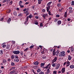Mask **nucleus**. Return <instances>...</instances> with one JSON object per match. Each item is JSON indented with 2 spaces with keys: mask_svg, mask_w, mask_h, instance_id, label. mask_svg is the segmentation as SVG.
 <instances>
[{
  "mask_svg": "<svg viewBox=\"0 0 74 74\" xmlns=\"http://www.w3.org/2000/svg\"><path fill=\"white\" fill-rule=\"evenodd\" d=\"M27 20H26V21L24 23V24H25V25H26V24H27Z\"/></svg>",
  "mask_w": 74,
  "mask_h": 74,
  "instance_id": "obj_50",
  "label": "nucleus"
},
{
  "mask_svg": "<svg viewBox=\"0 0 74 74\" xmlns=\"http://www.w3.org/2000/svg\"><path fill=\"white\" fill-rule=\"evenodd\" d=\"M61 71H62V73H64V72H65V68H62L61 70Z\"/></svg>",
  "mask_w": 74,
  "mask_h": 74,
  "instance_id": "obj_10",
  "label": "nucleus"
},
{
  "mask_svg": "<svg viewBox=\"0 0 74 74\" xmlns=\"http://www.w3.org/2000/svg\"><path fill=\"white\" fill-rule=\"evenodd\" d=\"M68 59L69 60H71V57L70 55L68 56Z\"/></svg>",
  "mask_w": 74,
  "mask_h": 74,
  "instance_id": "obj_18",
  "label": "nucleus"
},
{
  "mask_svg": "<svg viewBox=\"0 0 74 74\" xmlns=\"http://www.w3.org/2000/svg\"><path fill=\"white\" fill-rule=\"evenodd\" d=\"M5 2H6V0H4L3 2L2 3H4Z\"/></svg>",
  "mask_w": 74,
  "mask_h": 74,
  "instance_id": "obj_61",
  "label": "nucleus"
},
{
  "mask_svg": "<svg viewBox=\"0 0 74 74\" xmlns=\"http://www.w3.org/2000/svg\"><path fill=\"white\" fill-rule=\"evenodd\" d=\"M14 61L15 62H18L19 61V60L18 59H17V60L16 59H14Z\"/></svg>",
  "mask_w": 74,
  "mask_h": 74,
  "instance_id": "obj_14",
  "label": "nucleus"
},
{
  "mask_svg": "<svg viewBox=\"0 0 74 74\" xmlns=\"http://www.w3.org/2000/svg\"><path fill=\"white\" fill-rule=\"evenodd\" d=\"M42 11L43 12H45V9H42Z\"/></svg>",
  "mask_w": 74,
  "mask_h": 74,
  "instance_id": "obj_53",
  "label": "nucleus"
},
{
  "mask_svg": "<svg viewBox=\"0 0 74 74\" xmlns=\"http://www.w3.org/2000/svg\"><path fill=\"white\" fill-rule=\"evenodd\" d=\"M3 51L2 50L0 51V55H3Z\"/></svg>",
  "mask_w": 74,
  "mask_h": 74,
  "instance_id": "obj_23",
  "label": "nucleus"
},
{
  "mask_svg": "<svg viewBox=\"0 0 74 74\" xmlns=\"http://www.w3.org/2000/svg\"><path fill=\"white\" fill-rule=\"evenodd\" d=\"M29 49L28 48H27L26 49H25L24 50V51H27V50H28Z\"/></svg>",
  "mask_w": 74,
  "mask_h": 74,
  "instance_id": "obj_51",
  "label": "nucleus"
},
{
  "mask_svg": "<svg viewBox=\"0 0 74 74\" xmlns=\"http://www.w3.org/2000/svg\"><path fill=\"white\" fill-rule=\"evenodd\" d=\"M34 64L35 65H38V62H36L34 63Z\"/></svg>",
  "mask_w": 74,
  "mask_h": 74,
  "instance_id": "obj_15",
  "label": "nucleus"
},
{
  "mask_svg": "<svg viewBox=\"0 0 74 74\" xmlns=\"http://www.w3.org/2000/svg\"><path fill=\"white\" fill-rule=\"evenodd\" d=\"M69 8L70 10H72V9H73V8L71 7H70Z\"/></svg>",
  "mask_w": 74,
  "mask_h": 74,
  "instance_id": "obj_63",
  "label": "nucleus"
},
{
  "mask_svg": "<svg viewBox=\"0 0 74 74\" xmlns=\"http://www.w3.org/2000/svg\"><path fill=\"white\" fill-rule=\"evenodd\" d=\"M29 18H32V15H29Z\"/></svg>",
  "mask_w": 74,
  "mask_h": 74,
  "instance_id": "obj_58",
  "label": "nucleus"
},
{
  "mask_svg": "<svg viewBox=\"0 0 74 74\" xmlns=\"http://www.w3.org/2000/svg\"><path fill=\"white\" fill-rule=\"evenodd\" d=\"M16 71V69L13 70L12 71L10 72V74H13V73H14V72H15V71Z\"/></svg>",
  "mask_w": 74,
  "mask_h": 74,
  "instance_id": "obj_6",
  "label": "nucleus"
},
{
  "mask_svg": "<svg viewBox=\"0 0 74 74\" xmlns=\"http://www.w3.org/2000/svg\"><path fill=\"white\" fill-rule=\"evenodd\" d=\"M56 60H57V57H55L53 60H52L53 63L54 62H56Z\"/></svg>",
  "mask_w": 74,
  "mask_h": 74,
  "instance_id": "obj_5",
  "label": "nucleus"
},
{
  "mask_svg": "<svg viewBox=\"0 0 74 74\" xmlns=\"http://www.w3.org/2000/svg\"><path fill=\"white\" fill-rule=\"evenodd\" d=\"M57 6L59 7H61V5H60V4H58Z\"/></svg>",
  "mask_w": 74,
  "mask_h": 74,
  "instance_id": "obj_48",
  "label": "nucleus"
},
{
  "mask_svg": "<svg viewBox=\"0 0 74 74\" xmlns=\"http://www.w3.org/2000/svg\"><path fill=\"white\" fill-rule=\"evenodd\" d=\"M50 64H49L46 67V68L47 69H48V67H50Z\"/></svg>",
  "mask_w": 74,
  "mask_h": 74,
  "instance_id": "obj_30",
  "label": "nucleus"
},
{
  "mask_svg": "<svg viewBox=\"0 0 74 74\" xmlns=\"http://www.w3.org/2000/svg\"><path fill=\"white\" fill-rule=\"evenodd\" d=\"M50 71H49V69H48L47 70V71L46 72V74H48L50 73Z\"/></svg>",
  "mask_w": 74,
  "mask_h": 74,
  "instance_id": "obj_11",
  "label": "nucleus"
},
{
  "mask_svg": "<svg viewBox=\"0 0 74 74\" xmlns=\"http://www.w3.org/2000/svg\"><path fill=\"white\" fill-rule=\"evenodd\" d=\"M62 22L60 20H58L57 22V23L58 25H60V24H61Z\"/></svg>",
  "mask_w": 74,
  "mask_h": 74,
  "instance_id": "obj_13",
  "label": "nucleus"
},
{
  "mask_svg": "<svg viewBox=\"0 0 74 74\" xmlns=\"http://www.w3.org/2000/svg\"><path fill=\"white\" fill-rule=\"evenodd\" d=\"M11 64L12 65V66H14V65H15V63H14V62H12Z\"/></svg>",
  "mask_w": 74,
  "mask_h": 74,
  "instance_id": "obj_41",
  "label": "nucleus"
},
{
  "mask_svg": "<svg viewBox=\"0 0 74 74\" xmlns=\"http://www.w3.org/2000/svg\"><path fill=\"white\" fill-rule=\"evenodd\" d=\"M29 15V13H27L26 14V16H27V15Z\"/></svg>",
  "mask_w": 74,
  "mask_h": 74,
  "instance_id": "obj_62",
  "label": "nucleus"
},
{
  "mask_svg": "<svg viewBox=\"0 0 74 74\" xmlns=\"http://www.w3.org/2000/svg\"><path fill=\"white\" fill-rule=\"evenodd\" d=\"M12 1H11L10 3H9V5H12Z\"/></svg>",
  "mask_w": 74,
  "mask_h": 74,
  "instance_id": "obj_38",
  "label": "nucleus"
},
{
  "mask_svg": "<svg viewBox=\"0 0 74 74\" xmlns=\"http://www.w3.org/2000/svg\"><path fill=\"white\" fill-rule=\"evenodd\" d=\"M41 71V69H38L37 70V71L38 73H39Z\"/></svg>",
  "mask_w": 74,
  "mask_h": 74,
  "instance_id": "obj_27",
  "label": "nucleus"
},
{
  "mask_svg": "<svg viewBox=\"0 0 74 74\" xmlns=\"http://www.w3.org/2000/svg\"><path fill=\"white\" fill-rule=\"evenodd\" d=\"M53 49H52L50 50V52H52L53 51Z\"/></svg>",
  "mask_w": 74,
  "mask_h": 74,
  "instance_id": "obj_59",
  "label": "nucleus"
},
{
  "mask_svg": "<svg viewBox=\"0 0 74 74\" xmlns=\"http://www.w3.org/2000/svg\"><path fill=\"white\" fill-rule=\"evenodd\" d=\"M56 16L57 17V18H59V16H60V15L59 14H57L56 15Z\"/></svg>",
  "mask_w": 74,
  "mask_h": 74,
  "instance_id": "obj_39",
  "label": "nucleus"
},
{
  "mask_svg": "<svg viewBox=\"0 0 74 74\" xmlns=\"http://www.w3.org/2000/svg\"><path fill=\"white\" fill-rule=\"evenodd\" d=\"M12 52L14 54H15V55H19L20 53V51H13Z\"/></svg>",
  "mask_w": 74,
  "mask_h": 74,
  "instance_id": "obj_2",
  "label": "nucleus"
},
{
  "mask_svg": "<svg viewBox=\"0 0 74 74\" xmlns=\"http://www.w3.org/2000/svg\"><path fill=\"white\" fill-rule=\"evenodd\" d=\"M28 12V11L26 10L25 12H24V14H26V13H27Z\"/></svg>",
  "mask_w": 74,
  "mask_h": 74,
  "instance_id": "obj_56",
  "label": "nucleus"
},
{
  "mask_svg": "<svg viewBox=\"0 0 74 74\" xmlns=\"http://www.w3.org/2000/svg\"><path fill=\"white\" fill-rule=\"evenodd\" d=\"M71 5H74V1H72L71 2Z\"/></svg>",
  "mask_w": 74,
  "mask_h": 74,
  "instance_id": "obj_24",
  "label": "nucleus"
},
{
  "mask_svg": "<svg viewBox=\"0 0 74 74\" xmlns=\"http://www.w3.org/2000/svg\"><path fill=\"white\" fill-rule=\"evenodd\" d=\"M19 5H22L23 2L22 1H20L19 2Z\"/></svg>",
  "mask_w": 74,
  "mask_h": 74,
  "instance_id": "obj_21",
  "label": "nucleus"
},
{
  "mask_svg": "<svg viewBox=\"0 0 74 74\" xmlns=\"http://www.w3.org/2000/svg\"><path fill=\"white\" fill-rule=\"evenodd\" d=\"M53 56H55L56 55V52H55L54 51H53Z\"/></svg>",
  "mask_w": 74,
  "mask_h": 74,
  "instance_id": "obj_29",
  "label": "nucleus"
},
{
  "mask_svg": "<svg viewBox=\"0 0 74 74\" xmlns=\"http://www.w3.org/2000/svg\"><path fill=\"white\" fill-rule=\"evenodd\" d=\"M14 57L15 58H16V59H18V56L16 55V56H14Z\"/></svg>",
  "mask_w": 74,
  "mask_h": 74,
  "instance_id": "obj_42",
  "label": "nucleus"
},
{
  "mask_svg": "<svg viewBox=\"0 0 74 74\" xmlns=\"http://www.w3.org/2000/svg\"><path fill=\"white\" fill-rule=\"evenodd\" d=\"M58 18H56V19L55 20H54V22H57V21H58Z\"/></svg>",
  "mask_w": 74,
  "mask_h": 74,
  "instance_id": "obj_45",
  "label": "nucleus"
},
{
  "mask_svg": "<svg viewBox=\"0 0 74 74\" xmlns=\"http://www.w3.org/2000/svg\"><path fill=\"white\" fill-rule=\"evenodd\" d=\"M6 48L8 50H10V45H8L6 46Z\"/></svg>",
  "mask_w": 74,
  "mask_h": 74,
  "instance_id": "obj_8",
  "label": "nucleus"
},
{
  "mask_svg": "<svg viewBox=\"0 0 74 74\" xmlns=\"http://www.w3.org/2000/svg\"><path fill=\"white\" fill-rule=\"evenodd\" d=\"M43 18L44 19H46L47 16H48V13L43 14L42 15Z\"/></svg>",
  "mask_w": 74,
  "mask_h": 74,
  "instance_id": "obj_3",
  "label": "nucleus"
},
{
  "mask_svg": "<svg viewBox=\"0 0 74 74\" xmlns=\"http://www.w3.org/2000/svg\"><path fill=\"white\" fill-rule=\"evenodd\" d=\"M65 52L64 51L60 52V56H63V57H64V56H65Z\"/></svg>",
  "mask_w": 74,
  "mask_h": 74,
  "instance_id": "obj_1",
  "label": "nucleus"
},
{
  "mask_svg": "<svg viewBox=\"0 0 74 74\" xmlns=\"http://www.w3.org/2000/svg\"><path fill=\"white\" fill-rule=\"evenodd\" d=\"M21 55H23V52L21 51Z\"/></svg>",
  "mask_w": 74,
  "mask_h": 74,
  "instance_id": "obj_43",
  "label": "nucleus"
},
{
  "mask_svg": "<svg viewBox=\"0 0 74 74\" xmlns=\"http://www.w3.org/2000/svg\"><path fill=\"white\" fill-rule=\"evenodd\" d=\"M29 3H28V2H27L25 3V5H27V4H29Z\"/></svg>",
  "mask_w": 74,
  "mask_h": 74,
  "instance_id": "obj_64",
  "label": "nucleus"
},
{
  "mask_svg": "<svg viewBox=\"0 0 74 74\" xmlns=\"http://www.w3.org/2000/svg\"><path fill=\"white\" fill-rule=\"evenodd\" d=\"M3 63H6L7 62V61H6V60L5 59L3 60Z\"/></svg>",
  "mask_w": 74,
  "mask_h": 74,
  "instance_id": "obj_25",
  "label": "nucleus"
},
{
  "mask_svg": "<svg viewBox=\"0 0 74 74\" xmlns=\"http://www.w3.org/2000/svg\"><path fill=\"white\" fill-rule=\"evenodd\" d=\"M62 10H63V8H62L61 9H60L59 11H60H60H62Z\"/></svg>",
  "mask_w": 74,
  "mask_h": 74,
  "instance_id": "obj_35",
  "label": "nucleus"
},
{
  "mask_svg": "<svg viewBox=\"0 0 74 74\" xmlns=\"http://www.w3.org/2000/svg\"><path fill=\"white\" fill-rule=\"evenodd\" d=\"M66 64H70V62H69V61H68L66 62H65L64 63V65Z\"/></svg>",
  "mask_w": 74,
  "mask_h": 74,
  "instance_id": "obj_7",
  "label": "nucleus"
},
{
  "mask_svg": "<svg viewBox=\"0 0 74 74\" xmlns=\"http://www.w3.org/2000/svg\"><path fill=\"white\" fill-rule=\"evenodd\" d=\"M44 73L43 72L41 71L39 73V74H44Z\"/></svg>",
  "mask_w": 74,
  "mask_h": 74,
  "instance_id": "obj_36",
  "label": "nucleus"
},
{
  "mask_svg": "<svg viewBox=\"0 0 74 74\" xmlns=\"http://www.w3.org/2000/svg\"><path fill=\"white\" fill-rule=\"evenodd\" d=\"M56 73H57V72H56V71H54L53 72V74H56Z\"/></svg>",
  "mask_w": 74,
  "mask_h": 74,
  "instance_id": "obj_55",
  "label": "nucleus"
},
{
  "mask_svg": "<svg viewBox=\"0 0 74 74\" xmlns=\"http://www.w3.org/2000/svg\"><path fill=\"white\" fill-rule=\"evenodd\" d=\"M5 47H6V45H3V46H2V47L3 48H5Z\"/></svg>",
  "mask_w": 74,
  "mask_h": 74,
  "instance_id": "obj_54",
  "label": "nucleus"
},
{
  "mask_svg": "<svg viewBox=\"0 0 74 74\" xmlns=\"http://www.w3.org/2000/svg\"><path fill=\"white\" fill-rule=\"evenodd\" d=\"M48 12V14L49 15H52V14H51V12H50V11H49Z\"/></svg>",
  "mask_w": 74,
  "mask_h": 74,
  "instance_id": "obj_26",
  "label": "nucleus"
},
{
  "mask_svg": "<svg viewBox=\"0 0 74 74\" xmlns=\"http://www.w3.org/2000/svg\"><path fill=\"white\" fill-rule=\"evenodd\" d=\"M12 70H14V69H15V67H12Z\"/></svg>",
  "mask_w": 74,
  "mask_h": 74,
  "instance_id": "obj_57",
  "label": "nucleus"
},
{
  "mask_svg": "<svg viewBox=\"0 0 74 74\" xmlns=\"http://www.w3.org/2000/svg\"><path fill=\"white\" fill-rule=\"evenodd\" d=\"M67 13L66 12L64 14V16L65 17V18H66L67 17Z\"/></svg>",
  "mask_w": 74,
  "mask_h": 74,
  "instance_id": "obj_22",
  "label": "nucleus"
},
{
  "mask_svg": "<svg viewBox=\"0 0 74 74\" xmlns=\"http://www.w3.org/2000/svg\"><path fill=\"white\" fill-rule=\"evenodd\" d=\"M18 16H22V14L21 13H20L18 14Z\"/></svg>",
  "mask_w": 74,
  "mask_h": 74,
  "instance_id": "obj_44",
  "label": "nucleus"
},
{
  "mask_svg": "<svg viewBox=\"0 0 74 74\" xmlns=\"http://www.w3.org/2000/svg\"><path fill=\"white\" fill-rule=\"evenodd\" d=\"M7 13H10V12H11V10H7Z\"/></svg>",
  "mask_w": 74,
  "mask_h": 74,
  "instance_id": "obj_32",
  "label": "nucleus"
},
{
  "mask_svg": "<svg viewBox=\"0 0 74 74\" xmlns=\"http://www.w3.org/2000/svg\"><path fill=\"white\" fill-rule=\"evenodd\" d=\"M59 52L58 51H56V55L57 56H58V55H59Z\"/></svg>",
  "mask_w": 74,
  "mask_h": 74,
  "instance_id": "obj_28",
  "label": "nucleus"
},
{
  "mask_svg": "<svg viewBox=\"0 0 74 74\" xmlns=\"http://www.w3.org/2000/svg\"><path fill=\"white\" fill-rule=\"evenodd\" d=\"M70 68L71 69H74V65H71L70 66Z\"/></svg>",
  "mask_w": 74,
  "mask_h": 74,
  "instance_id": "obj_20",
  "label": "nucleus"
},
{
  "mask_svg": "<svg viewBox=\"0 0 74 74\" xmlns=\"http://www.w3.org/2000/svg\"><path fill=\"white\" fill-rule=\"evenodd\" d=\"M40 26L42 27V23H40Z\"/></svg>",
  "mask_w": 74,
  "mask_h": 74,
  "instance_id": "obj_47",
  "label": "nucleus"
},
{
  "mask_svg": "<svg viewBox=\"0 0 74 74\" xmlns=\"http://www.w3.org/2000/svg\"><path fill=\"white\" fill-rule=\"evenodd\" d=\"M6 3H8L10 1V0H6Z\"/></svg>",
  "mask_w": 74,
  "mask_h": 74,
  "instance_id": "obj_52",
  "label": "nucleus"
},
{
  "mask_svg": "<svg viewBox=\"0 0 74 74\" xmlns=\"http://www.w3.org/2000/svg\"><path fill=\"white\" fill-rule=\"evenodd\" d=\"M67 52H68V53H70V51L69 50H68L67 51Z\"/></svg>",
  "mask_w": 74,
  "mask_h": 74,
  "instance_id": "obj_60",
  "label": "nucleus"
},
{
  "mask_svg": "<svg viewBox=\"0 0 74 74\" xmlns=\"http://www.w3.org/2000/svg\"><path fill=\"white\" fill-rule=\"evenodd\" d=\"M14 58H15L14 56V55L12 56H11L12 59H14Z\"/></svg>",
  "mask_w": 74,
  "mask_h": 74,
  "instance_id": "obj_46",
  "label": "nucleus"
},
{
  "mask_svg": "<svg viewBox=\"0 0 74 74\" xmlns=\"http://www.w3.org/2000/svg\"><path fill=\"white\" fill-rule=\"evenodd\" d=\"M13 14L14 15H16V12H14L13 13Z\"/></svg>",
  "mask_w": 74,
  "mask_h": 74,
  "instance_id": "obj_40",
  "label": "nucleus"
},
{
  "mask_svg": "<svg viewBox=\"0 0 74 74\" xmlns=\"http://www.w3.org/2000/svg\"><path fill=\"white\" fill-rule=\"evenodd\" d=\"M44 65H45V63H42L40 64V66H44Z\"/></svg>",
  "mask_w": 74,
  "mask_h": 74,
  "instance_id": "obj_31",
  "label": "nucleus"
},
{
  "mask_svg": "<svg viewBox=\"0 0 74 74\" xmlns=\"http://www.w3.org/2000/svg\"><path fill=\"white\" fill-rule=\"evenodd\" d=\"M52 66L53 67H55V66H56V64L55 63H54L52 65Z\"/></svg>",
  "mask_w": 74,
  "mask_h": 74,
  "instance_id": "obj_33",
  "label": "nucleus"
},
{
  "mask_svg": "<svg viewBox=\"0 0 74 74\" xmlns=\"http://www.w3.org/2000/svg\"><path fill=\"white\" fill-rule=\"evenodd\" d=\"M11 18H8V20L7 23L9 24H10V22L11 21Z\"/></svg>",
  "mask_w": 74,
  "mask_h": 74,
  "instance_id": "obj_17",
  "label": "nucleus"
},
{
  "mask_svg": "<svg viewBox=\"0 0 74 74\" xmlns=\"http://www.w3.org/2000/svg\"><path fill=\"white\" fill-rule=\"evenodd\" d=\"M20 6L21 8H23V7H24V6L23 5H20Z\"/></svg>",
  "mask_w": 74,
  "mask_h": 74,
  "instance_id": "obj_49",
  "label": "nucleus"
},
{
  "mask_svg": "<svg viewBox=\"0 0 74 74\" xmlns=\"http://www.w3.org/2000/svg\"><path fill=\"white\" fill-rule=\"evenodd\" d=\"M52 3V2L50 1L47 4V6H50V5H51V4Z\"/></svg>",
  "mask_w": 74,
  "mask_h": 74,
  "instance_id": "obj_12",
  "label": "nucleus"
},
{
  "mask_svg": "<svg viewBox=\"0 0 74 74\" xmlns=\"http://www.w3.org/2000/svg\"><path fill=\"white\" fill-rule=\"evenodd\" d=\"M38 3L39 4H41V1H39V0H38Z\"/></svg>",
  "mask_w": 74,
  "mask_h": 74,
  "instance_id": "obj_37",
  "label": "nucleus"
},
{
  "mask_svg": "<svg viewBox=\"0 0 74 74\" xmlns=\"http://www.w3.org/2000/svg\"><path fill=\"white\" fill-rule=\"evenodd\" d=\"M70 50L71 51V52H74V48L73 47H71L70 49Z\"/></svg>",
  "mask_w": 74,
  "mask_h": 74,
  "instance_id": "obj_16",
  "label": "nucleus"
},
{
  "mask_svg": "<svg viewBox=\"0 0 74 74\" xmlns=\"http://www.w3.org/2000/svg\"><path fill=\"white\" fill-rule=\"evenodd\" d=\"M47 7H46L47 8V12H48L49 11V10L50 9V6H47Z\"/></svg>",
  "mask_w": 74,
  "mask_h": 74,
  "instance_id": "obj_9",
  "label": "nucleus"
},
{
  "mask_svg": "<svg viewBox=\"0 0 74 74\" xmlns=\"http://www.w3.org/2000/svg\"><path fill=\"white\" fill-rule=\"evenodd\" d=\"M60 64H58L56 66V70H58V69L59 67H60Z\"/></svg>",
  "mask_w": 74,
  "mask_h": 74,
  "instance_id": "obj_4",
  "label": "nucleus"
},
{
  "mask_svg": "<svg viewBox=\"0 0 74 74\" xmlns=\"http://www.w3.org/2000/svg\"><path fill=\"white\" fill-rule=\"evenodd\" d=\"M34 48V45H32L29 47L30 49H32V48Z\"/></svg>",
  "mask_w": 74,
  "mask_h": 74,
  "instance_id": "obj_34",
  "label": "nucleus"
},
{
  "mask_svg": "<svg viewBox=\"0 0 74 74\" xmlns=\"http://www.w3.org/2000/svg\"><path fill=\"white\" fill-rule=\"evenodd\" d=\"M34 24H35V25H38V22H37V21L36 20L34 21Z\"/></svg>",
  "mask_w": 74,
  "mask_h": 74,
  "instance_id": "obj_19",
  "label": "nucleus"
}]
</instances>
